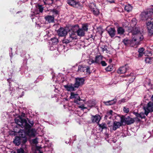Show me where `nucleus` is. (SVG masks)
<instances>
[{"label":"nucleus","mask_w":153,"mask_h":153,"mask_svg":"<svg viewBox=\"0 0 153 153\" xmlns=\"http://www.w3.org/2000/svg\"><path fill=\"white\" fill-rule=\"evenodd\" d=\"M129 109L126 107H124L123 108V111L124 112L127 113L129 111Z\"/></svg>","instance_id":"obj_37"},{"label":"nucleus","mask_w":153,"mask_h":153,"mask_svg":"<svg viewBox=\"0 0 153 153\" xmlns=\"http://www.w3.org/2000/svg\"><path fill=\"white\" fill-rule=\"evenodd\" d=\"M85 104L88 106L91 107L94 106L95 105V102L94 100H90L87 101Z\"/></svg>","instance_id":"obj_26"},{"label":"nucleus","mask_w":153,"mask_h":153,"mask_svg":"<svg viewBox=\"0 0 153 153\" xmlns=\"http://www.w3.org/2000/svg\"><path fill=\"white\" fill-rule=\"evenodd\" d=\"M101 119L100 116L99 115H96L92 117V121L93 123H98Z\"/></svg>","instance_id":"obj_20"},{"label":"nucleus","mask_w":153,"mask_h":153,"mask_svg":"<svg viewBox=\"0 0 153 153\" xmlns=\"http://www.w3.org/2000/svg\"><path fill=\"white\" fill-rule=\"evenodd\" d=\"M68 4L75 7H78L79 6V2L75 1L74 0H68Z\"/></svg>","instance_id":"obj_14"},{"label":"nucleus","mask_w":153,"mask_h":153,"mask_svg":"<svg viewBox=\"0 0 153 153\" xmlns=\"http://www.w3.org/2000/svg\"><path fill=\"white\" fill-rule=\"evenodd\" d=\"M136 24V22L132 21L131 23V27L129 30L130 33H132V39L128 40L127 38L125 39L123 42L124 45H127L129 44L131 47L137 46L140 44V42L143 39L142 33L140 31L139 27H134L133 26Z\"/></svg>","instance_id":"obj_1"},{"label":"nucleus","mask_w":153,"mask_h":153,"mask_svg":"<svg viewBox=\"0 0 153 153\" xmlns=\"http://www.w3.org/2000/svg\"><path fill=\"white\" fill-rule=\"evenodd\" d=\"M132 7L130 4H128L125 6V9L127 12H129L131 10Z\"/></svg>","instance_id":"obj_29"},{"label":"nucleus","mask_w":153,"mask_h":153,"mask_svg":"<svg viewBox=\"0 0 153 153\" xmlns=\"http://www.w3.org/2000/svg\"><path fill=\"white\" fill-rule=\"evenodd\" d=\"M85 104H83L79 106L78 107L79 108H81L82 109H83L87 108L85 106Z\"/></svg>","instance_id":"obj_40"},{"label":"nucleus","mask_w":153,"mask_h":153,"mask_svg":"<svg viewBox=\"0 0 153 153\" xmlns=\"http://www.w3.org/2000/svg\"><path fill=\"white\" fill-rule=\"evenodd\" d=\"M112 62V59H109L108 62L110 63Z\"/></svg>","instance_id":"obj_48"},{"label":"nucleus","mask_w":153,"mask_h":153,"mask_svg":"<svg viewBox=\"0 0 153 153\" xmlns=\"http://www.w3.org/2000/svg\"><path fill=\"white\" fill-rule=\"evenodd\" d=\"M32 142L33 143L36 144L38 143V140L37 139H33L32 140Z\"/></svg>","instance_id":"obj_43"},{"label":"nucleus","mask_w":153,"mask_h":153,"mask_svg":"<svg viewBox=\"0 0 153 153\" xmlns=\"http://www.w3.org/2000/svg\"><path fill=\"white\" fill-rule=\"evenodd\" d=\"M123 124V123L121 120L120 122H118L117 121H115L114 122L113 125V129L114 130H115L116 129L120 126H121Z\"/></svg>","instance_id":"obj_16"},{"label":"nucleus","mask_w":153,"mask_h":153,"mask_svg":"<svg viewBox=\"0 0 153 153\" xmlns=\"http://www.w3.org/2000/svg\"><path fill=\"white\" fill-rule=\"evenodd\" d=\"M129 69L128 65H125L120 67L117 70V72L119 74H124Z\"/></svg>","instance_id":"obj_12"},{"label":"nucleus","mask_w":153,"mask_h":153,"mask_svg":"<svg viewBox=\"0 0 153 153\" xmlns=\"http://www.w3.org/2000/svg\"><path fill=\"white\" fill-rule=\"evenodd\" d=\"M45 18L46 21L49 23L54 22V17L53 16H47L45 17Z\"/></svg>","instance_id":"obj_18"},{"label":"nucleus","mask_w":153,"mask_h":153,"mask_svg":"<svg viewBox=\"0 0 153 153\" xmlns=\"http://www.w3.org/2000/svg\"><path fill=\"white\" fill-rule=\"evenodd\" d=\"M15 123L19 125L21 127L24 129L28 130L27 134L30 135H34V133L32 130H30V128L33 124V121L27 120L22 119L19 117V119L16 118L15 119Z\"/></svg>","instance_id":"obj_3"},{"label":"nucleus","mask_w":153,"mask_h":153,"mask_svg":"<svg viewBox=\"0 0 153 153\" xmlns=\"http://www.w3.org/2000/svg\"><path fill=\"white\" fill-rule=\"evenodd\" d=\"M71 40L70 39H65L62 41V42L63 43L67 44L71 42Z\"/></svg>","instance_id":"obj_34"},{"label":"nucleus","mask_w":153,"mask_h":153,"mask_svg":"<svg viewBox=\"0 0 153 153\" xmlns=\"http://www.w3.org/2000/svg\"><path fill=\"white\" fill-rule=\"evenodd\" d=\"M101 48L102 49L103 52L107 51V49L105 47H101Z\"/></svg>","instance_id":"obj_46"},{"label":"nucleus","mask_w":153,"mask_h":153,"mask_svg":"<svg viewBox=\"0 0 153 153\" xmlns=\"http://www.w3.org/2000/svg\"><path fill=\"white\" fill-rule=\"evenodd\" d=\"M58 33L59 36H64L67 34V31L64 28H61L58 30Z\"/></svg>","instance_id":"obj_15"},{"label":"nucleus","mask_w":153,"mask_h":153,"mask_svg":"<svg viewBox=\"0 0 153 153\" xmlns=\"http://www.w3.org/2000/svg\"><path fill=\"white\" fill-rule=\"evenodd\" d=\"M23 140L22 139L20 138L19 137H17L15 138L13 141L14 143L17 146H19L20 144V141Z\"/></svg>","instance_id":"obj_23"},{"label":"nucleus","mask_w":153,"mask_h":153,"mask_svg":"<svg viewBox=\"0 0 153 153\" xmlns=\"http://www.w3.org/2000/svg\"><path fill=\"white\" fill-rule=\"evenodd\" d=\"M42 153V152H40V151L39 150V153Z\"/></svg>","instance_id":"obj_52"},{"label":"nucleus","mask_w":153,"mask_h":153,"mask_svg":"<svg viewBox=\"0 0 153 153\" xmlns=\"http://www.w3.org/2000/svg\"><path fill=\"white\" fill-rule=\"evenodd\" d=\"M103 57L101 55H97L96 56L95 63L100 64L103 59Z\"/></svg>","instance_id":"obj_17"},{"label":"nucleus","mask_w":153,"mask_h":153,"mask_svg":"<svg viewBox=\"0 0 153 153\" xmlns=\"http://www.w3.org/2000/svg\"><path fill=\"white\" fill-rule=\"evenodd\" d=\"M151 100L153 101V95H152L151 97Z\"/></svg>","instance_id":"obj_51"},{"label":"nucleus","mask_w":153,"mask_h":153,"mask_svg":"<svg viewBox=\"0 0 153 153\" xmlns=\"http://www.w3.org/2000/svg\"><path fill=\"white\" fill-rule=\"evenodd\" d=\"M102 65V66H106L107 65L106 63L105 62V61H102L100 63Z\"/></svg>","instance_id":"obj_42"},{"label":"nucleus","mask_w":153,"mask_h":153,"mask_svg":"<svg viewBox=\"0 0 153 153\" xmlns=\"http://www.w3.org/2000/svg\"><path fill=\"white\" fill-rule=\"evenodd\" d=\"M38 13H36V14H38Z\"/></svg>","instance_id":"obj_54"},{"label":"nucleus","mask_w":153,"mask_h":153,"mask_svg":"<svg viewBox=\"0 0 153 153\" xmlns=\"http://www.w3.org/2000/svg\"><path fill=\"white\" fill-rule=\"evenodd\" d=\"M146 115L147 116L149 113L153 111V102H149L147 104L143 107Z\"/></svg>","instance_id":"obj_5"},{"label":"nucleus","mask_w":153,"mask_h":153,"mask_svg":"<svg viewBox=\"0 0 153 153\" xmlns=\"http://www.w3.org/2000/svg\"><path fill=\"white\" fill-rule=\"evenodd\" d=\"M104 126H103V127L102 126V128H104Z\"/></svg>","instance_id":"obj_53"},{"label":"nucleus","mask_w":153,"mask_h":153,"mask_svg":"<svg viewBox=\"0 0 153 153\" xmlns=\"http://www.w3.org/2000/svg\"><path fill=\"white\" fill-rule=\"evenodd\" d=\"M153 58L152 57H147L145 59V61L146 63H151L153 61Z\"/></svg>","instance_id":"obj_28"},{"label":"nucleus","mask_w":153,"mask_h":153,"mask_svg":"<svg viewBox=\"0 0 153 153\" xmlns=\"http://www.w3.org/2000/svg\"><path fill=\"white\" fill-rule=\"evenodd\" d=\"M24 129L25 130L21 129L20 131L18 132L19 137L21 139L22 138V140H23V143H25L27 141V138L26 137V136L27 135L29 136H33L29 135L27 134L28 130H26L25 129Z\"/></svg>","instance_id":"obj_6"},{"label":"nucleus","mask_w":153,"mask_h":153,"mask_svg":"<svg viewBox=\"0 0 153 153\" xmlns=\"http://www.w3.org/2000/svg\"><path fill=\"white\" fill-rule=\"evenodd\" d=\"M10 153H17V152L13 151L11 152Z\"/></svg>","instance_id":"obj_49"},{"label":"nucleus","mask_w":153,"mask_h":153,"mask_svg":"<svg viewBox=\"0 0 153 153\" xmlns=\"http://www.w3.org/2000/svg\"><path fill=\"white\" fill-rule=\"evenodd\" d=\"M87 62L89 65H91L93 63H94V60L93 59H90L87 60Z\"/></svg>","instance_id":"obj_35"},{"label":"nucleus","mask_w":153,"mask_h":153,"mask_svg":"<svg viewBox=\"0 0 153 153\" xmlns=\"http://www.w3.org/2000/svg\"><path fill=\"white\" fill-rule=\"evenodd\" d=\"M38 9L39 10L40 12H42L43 10V7L41 5H39L38 6Z\"/></svg>","instance_id":"obj_39"},{"label":"nucleus","mask_w":153,"mask_h":153,"mask_svg":"<svg viewBox=\"0 0 153 153\" xmlns=\"http://www.w3.org/2000/svg\"><path fill=\"white\" fill-rule=\"evenodd\" d=\"M126 100L124 99H123L119 101V103L121 104L122 102H126Z\"/></svg>","instance_id":"obj_45"},{"label":"nucleus","mask_w":153,"mask_h":153,"mask_svg":"<svg viewBox=\"0 0 153 153\" xmlns=\"http://www.w3.org/2000/svg\"><path fill=\"white\" fill-rule=\"evenodd\" d=\"M56 45H50V49L51 51H53L56 49Z\"/></svg>","instance_id":"obj_36"},{"label":"nucleus","mask_w":153,"mask_h":153,"mask_svg":"<svg viewBox=\"0 0 153 153\" xmlns=\"http://www.w3.org/2000/svg\"><path fill=\"white\" fill-rule=\"evenodd\" d=\"M74 27H77L78 28V30L76 31V33L79 36H84L85 32L87 31L88 30V26L87 24H82L81 28H78L79 26L77 25H76Z\"/></svg>","instance_id":"obj_4"},{"label":"nucleus","mask_w":153,"mask_h":153,"mask_svg":"<svg viewBox=\"0 0 153 153\" xmlns=\"http://www.w3.org/2000/svg\"><path fill=\"white\" fill-rule=\"evenodd\" d=\"M135 115L137 117H139L141 119L145 118L146 117L145 115V113L141 112L140 113H134Z\"/></svg>","instance_id":"obj_24"},{"label":"nucleus","mask_w":153,"mask_h":153,"mask_svg":"<svg viewBox=\"0 0 153 153\" xmlns=\"http://www.w3.org/2000/svg\"><path fill=\"white\" fill-rule=\"evenodd\" d=\"M117 101V100L114 99L111 100L104 101L103 103L107 105H110L115 104Z\"/></svg>","instance_id":"obj_21"},{"label":"nucleus","mask_w":153,"mask_h":153,"mask_svg":"<svg viewBox=\"0 0 153 153\" xmlns=\"http://www.w3.org/2000/svg\"><path fill=\"white\" fill-rule=\"evenodd\" d=\"M117 31L118 34L122 35L124 33L125 31L123 27H119L117 28Z\"/></svg>","instance_id":"obj_25"},{"label":"nucleus","mask_w":153,"mask_h":153,"mask_svg":"<svg viewBox=\"0 0 153 153\" xmlns=\"http://www.w3.org/2000/svg\"><path fill=\"white\" fill-rule=\"evenodd\" d=\"M84 79L82 78H76L74 83L75 87L77 88L79 86L82 85L84 83Z\"/></svg>","instance_id":"obj_10"},{"label":"nucleus","mask_w":153,"mask_h":153,"mask_svg":"<svg viewBox=\"0 0 153 153\" xmlns=\"http://www.w3.org/2000/svg\"><path fill=\"white\" fill-rule=\"evenodd\" d=\"M153 14V10H149L143 12L140 15L142 19L146 20V25L149 33H153V18L151 16Z\"/></svg>","instance_id":"obj_2"},{"label":"nucleus","mask_w":153,"mask_h":153,"mask_svg":"<svg viewBox=\"0 0 153 153\" xmlns=\"http://www.w3.org/2000/svg\"><path fill=\"white\" fill-rule=\"evenodd\" d=\"M78 71L80 72H86L87 74H89L90 73L89 68L85 65H79L78 66Z\"/></svg>","instance_id":"obj_9"},{"label":"nucleus","mask_w":153,"mask_h":153,"mask_svg":"<svg viewBox=\"0 0 153 153\" xmlns=\"http://www.w3.org/2000/svg\"><path fill=\"white\" fill-rule=\"evenodd\" d=\"M144 50V48H139L138 51L139 53H143Z\"/></svg>","instance_id":"obj_41"},{"label":"nucleus","mask_w":153,"mask_h":153,"mask_svg":"<svg viewBox=\"0 0 153 153\" xmlns=\"http://www.w3.org/2000/svg\"><path fill=\"white\" fill-rule=\"evenodd\" d=\"M126 76L128 78L130 83H131L133 82L135 78V74L132 73H131L130 74L127 75Z\"/></svg>","instance_id":"obj_19"},{"label":"nucleus","mask_w":153,"mask_h":153,"mask_svg":"<svg viewBox=\"0 0 153 153\" xmlns=\"http://www.w3.org/2000/svg\"><path fill=\"white\" fill-rule=\"evenodd\" d=\"M25 114L24 113H22L21 114V116L22 117H24Z\"/></svg>","instance_id":"obj_50"},{"label":"nucleus","mask_w":153,"mask_h":153,"mask_svg":"<svg viewBox=\"0 0 153 153\" xmlns=\"http://www.w3.org/2000/svg\"><path fill=\"white\" fill-rule=\"evenodd\" d=\"M106 30L109 36L111 37H114L116 33V30L114 28L110 27L109 28H107Z\"/></svg>","instance_id":"obj_13"},{"label":"nucleus","mask_w":153,"mask_h":153,"mask_svg":"<svg viewBox=\"0 0 153 153\" xmlns=\"http://www.w3.org/2000/svg\"><path fill=\"white\" fill-rule=\"evenodd\" d=\"M113 111L112 110H110L108 112H107L106 115L105 116V117L107 118H108L110 119L111 117Z\"/></svg>","instance_id":"obj_30"},{"label":"nucleus","mask_w":153,"mask_h":153,"mask_svg":"<svg viewBox=\"0 0 153 153\" xmlns=\"http://www.w3.org/2000/svg\"><path fill=\"white\" fill-rule=\"evenodd\" d=\"M52 13L54 15L57 14L58 13V12L57 10H53L52 11Z\"/></svg>","instance_id":"obj_44"},{"label":"nucleus","mask_w":153,"mask_h":153,"mask_svg":"<svg viewBox=\"0 0 153 153\" xmlns=\"http://www.w3.org/2000/svg\"><path fill=\"white\" fill-rule=\"evenodd\" d=\"M70 98L71 99H73L74 102L78 104H80V101L83 100L80 99L79 95L74 92H71Z\"/></svg>","instance_id":"obj_8"},{"label":"nucleus","mask_w":153,"mask_h":153,"mask_svg":"<svg viewBox=\"0 0 153 153\" xmlns=\"http://www.w3.org/2000/svg\"><path fill=\"white\" fill-rule=\"evenodd\" d=\"M113 69V66L111 65H109L106 68L105 70L107 71H112Z\"/></svg>","instance_id":"obj_33"},{"label":"nucleus","mask_w":153,"mask_h":153,"mask_svg":"<svg viewBox=\"0 0 153 153\" xmlns=\"http://www.w3.org/2000/svg\"><path fill=\"white\" fill-rule=\"evenodd\" d=\"M70 37L71 39V40L76 39V32L72 31L70 32Z\"/></svg>","instance_id":"obj_27"},{"label":"nucleus","mask_w":153,"mask_h":153,"mask_svg":"<svg viewBox=\"0 0 153 153\" xmlns=\"http://www.w3.org/2000/svg\"><path fill=\"white\" fill-rule=\"evenodd\" d=\"M143 54V53H139V54L138 55V56L139 57H141L142 56Z\"/></svg>","instance_id":"obj_47"},{"label":"nucleus","mask_w":153,"mask_h":153,"mask_svg":"<svg viewBox=\"0 0 153 153\" xmlns=\"http://www.w3.org/2000/svg\"><path fill=\"white\" fill-rule=\"evenodd\" d=\"M65 88L68 91H75L76 88L75 84L71 83L68 84L64 86Z\"/></svg>","instance_id":"obj_11"},{"label":"nucleus","mask_w":153,"mask_h":153,"mask_svg":"<svg viewBox=\"0 0 153 153\" xmlns=\"http://www.w3.org/2000/svg\"><path fill=\"white\" fill-rule=\"evenodd\" d=\"M58 42V39L54 37L51 39V40L49 42V43L52 45H56Z\"/></svg>","instance_id":"obj_22"},{"label":"nucleus","mask_w":153,"mask_h":153,"mask_svg":"<svg viewBox=\"0 0 153 153\" xmlns=\"http://www.w3.org/2000/svg\"><path fill=\"white\" fill-rule=\"evenodd\" d=\"M121 122L123 123H124L127 125H130L131 124L133 123L134 122V120L133 118H131L129 116H123L121 118Z\"/></svg>","instance_id":"obj_7"},{"label":"nucleus","mask_w":153,"mask_h":153,"mask_svg":"<svg viewBox=\"0 0 153 153\" xmlns=\"http://www.w3.org/2000/svg\"><path fill=\"white\" fill-rule=\"evenodd\" d=\"M44 3L46 4H50L53 3L52 0H43Z\"/></svg>","instance_id":"obj_32"},{"label":"nucleus","mask_w":153,"mask_h":153,"mask_svg":"<svg viewBox=\"0 0 153 153\" xmlns=\"http://www.w3.org/2000/svg\"><path fill=\"white\" fill-rule=\"evenodd\" d=\"M91 10L93 12L94 14L96 15H97L99 13V10L97 9L93 8Z\"/></svg>","instance_id":"obj_31"},{"label":"nucleus","mask_w":153,"mask_h":153,"mask_svg":"<svg viewBox=\"0 0 153 153\" xmlns=\"http://www.w3.org/2000/svg\"><path fill=\"white\" fill-rule=\"evenodd\" d=\"M16 152L17 153H24V151L22 149H18Z\"/></svg>","instance_id":"obj_38"}]
</instances>
